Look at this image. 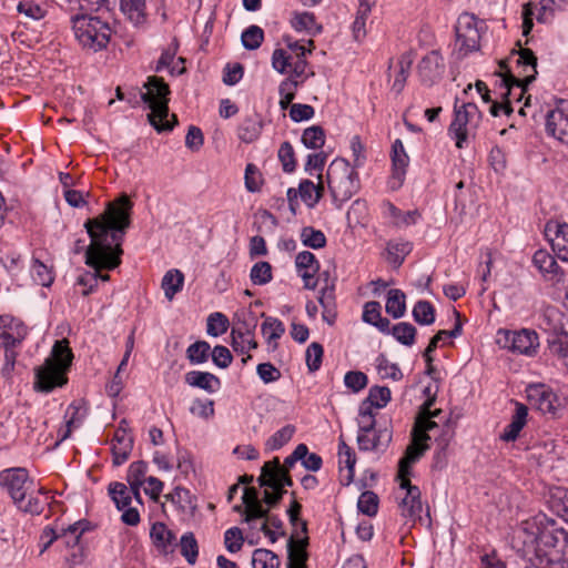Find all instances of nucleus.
Segmentation results:
<instances>
[{"instance_id":"nucleus-45","label":"nucleus","mask_w":568,"mask_h":568,"mask_svg":"<svg viewBox=\"0 0 568 568\" xmlns=\"http://www.w3.org/2000/svg\"><path fill=\"white\" fill-rule=\"evenodd\" d=\"M262 124L253 118H246L237 129V136L244 143H252L260 136Z\"/></svg>"},{"instance_id":"nucleus-9","label":"nucleus","mask_w":568,"mask_h":568,"mask_svg":"<svg viewBox=\"0 0 568 568\" xmlns=\"http://www.w3.org/2000/svg\"><path fill=\"white\" fill-rule=\"evenodd\" d=\"M487 30L485 21L478 19L475 14L463 12L455 26L456 48L460 57L478 51L480 39Z\"/></svg>"},{"instance_id":"nucleus-17","label":"nucleus","mask_w":568,"mask_h":568,"mask_svg":"<svg viewBox=\"0 0 568 568\" xmlns=\"http://www.w3.org/2000/svg\"><path fill=\"white\" fill-rule=\"evenodd\" d=\"M257 481L261 487H268L271 489L278 490H284L285 486L291 487L293 485V480L287 473V469L281 466L277 457L263 465Z\"/></svg>"},{"instance_id":"nucleus-7","label":"nucleus","mask_w":568,"mask_h":568,"mask_svg":"<svg viewBox=\"0 0 568 568\" xmlns=\"http://www.w3.org/2000/svg\"><path fill=\"white\" fill-rule=\"evenodd\" d=\"M517 67L521 69L518 75H514L508 69L506 61H500V87L506 92L503 93L505 98L513 95L514 90H518L519 93L516 97L517 101L523 99L524 93L527 91V87L536 79L537 75V57L532 50L527 48H520L517 52Z\"/></svg>"},{"instance_id":"nucleus-44","label":"nucleus","mask_w":568,"mask_h":568,"mask_svg":"<svg viewBox=\"0 0 568 568\" xmlns=\"http://www.w3.org/2000/svg\"><path fill=\"white\" fill-rule=\"evenodd\" d=\"M109 494L115 503L116 508L122 510L131 504L132 494H134V491L131 487L128 488L124 484L115 481L109 485Z\"/></svg>"},{"instance_id":"nucleus-36","label":"nucleus","mask_w":568,"mask_h":568,"mask_svg":"<svg viewBox=\"0 0 568 568\" xmlns=\"http://www.w3.org/2000/svg\"><path fill=\"white\" fill-rule=\"evenodd\" d=\"M532 263L542 275H549L550 278L556 276L559 270L555 257L546 250L536 251L532 256Z\"/></svg>"},{"instance_id":"nucleus-13","label":"nucleus","mask_w":568,"mask_h":568,"mask_svg":"<svg viewBox=\"0 0 568 568\" xmlns=\"http://www.w3.org/2000/svg\"><path fill=\"white\" fill-rule=\"evenodd\" d=\"M242 499L244 504L245 523L251 524L255 519H264L263 523H267L268 527L272 526L275 529H282V520L277 516L268 515V509L263 507L255 488H245Z\"/></svg>"},{"instance_id":"nucleus-21","label":"nucleus","mask_w":568,"mask_h":568,"mask_svg":"<svg viewBox=\"0 0 568 568\" xmlns=\"http://www.w3.org/2000/svg\"><path fill=\"white\" fill-rule=\"evenodd\" d=\"M318 303L322 306V318L329 326H333L337 318V304L334 282H328L320 291Z\"/></svg>"},{"instance_id":"nucleus-31","label":"nucleus","mask_w":568,"mask_h":568,"mask_svg":"<svg viewBox=\"0 0 568 568\" xmlns=\"http://www.w3.org/2000/svg\"><path fill=\"white\" fill-rule=\"evenodd\" d=\"M383 206L386 216L389 217L392 223L397 227L414 225L420 217L418 210L403 212L390 202H385Z\"/></svg>"},{"instance_id":"nucleus-55","label":"nucleus","mask_w":568,"mask_h":568,"mask_svg":"<svg viewBox=\"0 0 568 568\" xmlns=\"http://www.w3.org/2000/svg\"><path fill=\"white\" fill-rule=\"evenodd\" d=\"M261 331L265 336L267 344L271 345L273 341L281 338L285 333V327L280 320L268 316L262 324Z\"/></svg>"},{"instance_id":"nucleus-6","label":"nucleus","mask_w":568,"mask_h":568,"mask_svg":"<svg viewBox=\"0 0 568 568\" xmlns=\"http://www.w3.org/2000/svg\"><path fill=\"white\" fill-rule=\"evenodd\" d=\"M0 487L6 490L19 509L30 514L41 511L39 501L30 496L34 485L26 468L16 467L2 470Z\"/></svg>"},{"instance_id":"nucleus-56","label":"nucleus","mask_w":568,"mask_h":568,"mask_svg":"<svg viewBox=\"0 0 568 568\" xmlns=\"http://www.w3.org/2000/svg\"><path fill=\"white\" fill-rule=\"evenodd\" d=\"M211 346L205 341H197L186 349V357L192 364H202L207 361Z\"/></svg>"},{"instance_id":"nucleus-38","label":"nucleus","mask_w":568,"mask_h":568,"mask_svg":"<svg viewBox=\"0 0 568 568\" xmlns=\"http://www.w3.org/2000/svg\"><path fill=\"white\" fill-rule=\"evenodd\" d=\"M410 251L412 244L409 242H388L386 245V261L397 268Z\"/></svg>"},{"instance_id":"nucleus-43","label":"nucleus","mask_w":568,"mask_h":568,"mask_svg":"<svg viewBox=\"0 0 568 568\" xmlns=\"http://www.w3.org/2000/svg\"><path fill=\"white\" fill-rule=\"evenodd\" d=\"M146 470L148 465L142 460L132 463L128 469L126 479L138 499L140 498L139 490L144 483Z\"/></svg>"},{"instance_id":"nucleus-40","label":"nucleus","mask_w":568,"mask_h":568,"mask_svg":"<svg viewBox=\"0 0 568 568\" xmlns=\"http://www.w3.org/2000/svg\"><path fill=\"white\" fill-rule=\"evenodd\" d=\"M291 23L296 31H305L310 36L322 32V26L316 23L315 16L311 12L296 13Z\"/></svg>"},{"instance_id":"nucleus-35","label":"nucleus","mask_w":568,"mask_h":568,"mask_svg":"<svg viewBox=\"0 0 568 568\" xmlns=\"http://www.w3.org/2000/svg\"><path fill=\"white\" fill-rule=\"evenodd\" d=\"M120 8L134 26H141L146 21L145 0H121Z\"/></svg>"},{"instance_id":"nucleus-62","label":"nucleus","mask_w":568,"mask_h":568,"mask_svg":"<svg viewBox=\"0 0 568 568\" xmlns=\"http://www.w3.org/2000/svg\"><path fill=\"white\" fill-rule=\"evenodd\" d=\"M539 3L540 12L537 16V20L539 22H547L557 10H562L568 4V0H540Z\"/></svg>"},{"instance_id":"nucleus-22","label":"nucleus","mask_w":568,"mask_h":568,"mask_svg":"<svg viewBox=\"0 0 568 568\" xmlns=\"http://www.w3.org/2000/svg\"><path fill=\"white\" fill-rule=\"evenodd\" d=\"M392 162H393V175H392V187L397 189L402 185L406 169L409 163V158L404 149L403 142L397 139L392 146Z\"/></svg>"},{"instance_id":"nucleus-60","label":"nucleus","mask_w":568,"mask_h":568,"mask_svg":"<svg viewBox=\"0 0 568 568\" xmlns=\"http://www.w3.org/2000/svg\"><path fill=\"white\" fill-rule=\"evenodd\" d=\"M245 187L251 193L260 192L263 185V176L257 166L248 163L244 174Z\"/></svg>"},{"instance_id":"nucleus-2","label":"nucleus","mask_w":568,"mask_h":568,"mask_svg":"<svg viewBox=\"0 0 568 568\" xmlns=\"http://www.w3.org/2000/svg\"><path fill=\"white\" fill-rule=\"evenodd\" d=\"M518 534L526 551L539 559V566L552 567L568 558V531L546 516L524 521Z\"/></svg>"},{"instance_id":"nucleus-51","label":"nucleus","mask_w":568,"mask_h":568,"mask_svg":"<svg viewBox=\"0 0 568 568\" xmlns=\"http://www.w3.org/2000/svg\"><path fill=\"white\" fill-rule=\"evenodd\" d=\"M413 317L420 325H432L435 322V308L428 301H418L413 307Z\"/></svg>"},{"instance_id":"nucleus-54","label":"nucleus","mask_w":568,"mask_h":568,"mask_svg":"<svg viewBox=\"0 0 568 568\" xmlns=\"http://www.w3.org/2000/svg\"><path fill=\"white\" fill-rule=\"evenodd\" d=\"M376 369L382 378H392L399 381L403 377V373L397 364L390 363L387 357L381 354L376 358Z\"/></svg>"},{"instance_id":"nucleus-28","label":"nucleus","mask_w":568,"mask_h":568,"mask_svg":"<svg viewBox=\"0 0 568 568\" xmlns=\"http://www.w3.org/2000/svg\"><path fill=\"white\" fill-rule=\"evenodd\" d=\"M288 73V78L283 80L278 87V93L281 98L278 104L282 110L288 109L295 99L298 87L308 78V74L306 73L303 77H296L293 72Z\"/></svg>"},{"instance_id":"nucleus-15","label":"nucleus","mask_w":568,"mask_h":568,"mask_svg":"<svg viewBox=\"0 0 568 568\" xmlns=\"http://www.w3.org/2000/svg\"><path fill=\"white\" fill-rule=\"evenodd\" d=\"M399 488L404 491V496L398 504L400 515L412 521L420 519L423 504L420 500V490L417 486L412 485L409 478H398Z\"/></svg>"},{"instance_id":"nucleus-16","label":"nucleus","mask_w":568,"mask_h":568,"mask_svg":"<svg viewBox=\"0 0 568 568\" xmlns=\"http://www.w3.org/2000/svg\"><path fill=\"white\" fill-rule=\"evenodd\" d=\"M445 72V60L438 50L424 55L417 65V73L424 85L432 87L438 82Z\"/></svg>"},{"instance_id":"nucleus-18","label":"nucleus","mask_w":568,"mask_h":568,"mask_svg":"<svg viewBox=\"0 0 568 568\" xmlns=\"http://www.w3.org/2000/svg\"><path fill=\"white\" fill-rule=\"evenodd\" d=\"M547 132L568 144V103L561 102L556 109L551 110L546 121Z\"/></svg>"},{"instance_id":"nucleus-27","label":"nucleus","mask_w":568,"mask_h":568,"mask_svg":"<svg viewBox=\"0 0 568 568\" xmlns=\"http://www.w3.org/2000/svg\"><path fill=\"white\" fill-rule=\"evenodd\" d=\"M338 463L341 466V480L345 485H349L354 478V468L356 464V455L354 450L339 437L338 444Z\"/></svg>"},{"instance_id":"nucleus-39","label":"nucleus","mask_w":568,"mask_h":568,"mask_svg":"<svg viewBox=\"0 0 568 568\" xmlns=\"http://www.w3.org/2000/svg\"><path fill=\"white\" fill-rule=\"evenodd\" d=\"M414 61V54L412 51L404 52L398 59V72L396 73L392 89L399 93L403 91L406 80L408 78L412 64Z\"/></svg>"},{"instance_id":"nucleus-30","label":"nucleus","mask_w":568,"mask_h":568,"mask_svg":"<svg viewBox=\"0 0 568 568\" xmlns=\"http://www.w3.org/2000/svg\"><path fill=\"white\" fill-rule=\"evenodd\" d=\"M363 321L378 328L384 334H389V320L382 316V306L376 301L365 303Z\"/></svg>"},{"instance_id":"nucleus-63","label":"nucleus","mask_w":568,"mask_h":568,"mask_svg":"<svg viewBox=\"0 0 568 568\" xmlns=\"http://www.w3.org/2000/svg\"><path fill=\"white\" fill-rule=\"evenodd\" d=\"M550 354L556 357L561 366H564L568 373V337L557 338L549 344Z\"/></svg>"},{"instance_id":"nucleus-46","label":"nucleus","mask_w":568,"mask_h":568,"mask_svg":"<svg viewBox=\"0 0 568 568\" xmlns=\"http://www.w3.org/2000/svg\"><path fill=\"white\" fill-rule=\"evenodd\" d=\"M325 131L321 125L306 128L302 134V143L307 149L320 150L325 144Z\"/></svg>"},{"instance_id":"nucleus-24","label":"nucleus","mask_w":568,"mask_h":568,"mask_svg":"<svg viewBox=\"0 0 568 568\" xmlns=\"http://www.w3.org/2000/svg\"><path fill=\"white\" fill-rule=\"evenodd\" d=\"M528 408L519 402H515V412L511 416L510 423L505 427L504 432L499 435L500 440L510 443L515 442L525 425L527 424Z\"/></svg>"},{"instance_id":"nucleus-29","label":"nucleus","mask_w":568,"mask_h":568,"mask_svg":"<svg viewBox=\"0 0 568 568\" xmlns=\"http://www.w3.org/2000/svg\"><path fill=\"white\" fill-rule=\"evenodd\" d=\"M390 439L392 435L386 428L357 434V444L361 450H377L387 446Z\"/></svg>"},{"instance_id":"nucleus-20","label":"nucleus","mask_w":568,"mask_h":568,"mask_svg":"<svg viewBox=\"0 0 568 568\" xmlns=\"http://www.w3.org/2000/svg\"><path fill=\"white\" fill-rule=\"evenodd\" d=\"M429 448L428 444L412 435V443L407 446L405 455L398 463V478H409L410 467Z\"/></svg>"},{"instance_id":"nucleus-58","label":"nucleus","mask_w":568,"mask_h":568,"mask_svg":"<svg viewBox=\"0 0 568 568\" xmlns=\"http://www.w3.org/2000/svg\"><path fill=\"white\" fill-rule=\"evenodd\" d=\"M250 278L254 285H265L272 281V266L268 262L262 261L253 265Z\"/></svg>"},{"instance_id":"nucleus-4","label":"nucleus","mask_w":568,"mask_h":568,"mask_svg":"<svg viewBox=\"0 0 568 568\" xmlns=\"http://www.w3.org/2000/svg\"><path fill=\"white\" fill-rule=\"evenodd\" d=\"M145 92L141 93L142 101L148 104L151 112L148 114L150 123L158 132L171 131L178 122L175 114H172V122L169 116V84L159 77L152 75L144 83Z\"/></svg>"},{"instance_id":"nucleus-64","label":"nucleus","mask_w":568,"mask_h":568,"mask_svg":"<svg viewBox=\"0 0 568 568\" xmlns=\"http://www.w3.org/2000/svg\"><path fill=\"white\" fill-rule=\"evenodd\" d=\"M390 400V389L386 386L371 387L367 396V402L374 405L375 408L385 407Z\"/></svg>"},{"instance_id":"nucleus-41","label":"nucleus","mask_w":568,"mask_h":568,"mask_svg":"<svg viewBox=\"0 0 568 568\" xmlns=\"http://www.w3.org/2000/svg\"><path fill=\"white\" fill-rule=\"evenodd\" d=\"M385 308L394 318H400L406 311L405 294L397 288L389 290Z\"/></svg>"},{"instance_id":"nucleus-1","label":"nucleus","mask_w":568,"mask_h":568,"mask_svg":"<svg viewBox=\"0 0 568 568\" xmlns=\"http://www.w3.org/2000/svg\"><path fill=\"white\" fill-rule=\"evenodd\" d=\"M132 202L123 194L116 201L108 203L105 211L94 219H89L84 226L91 239L85 251V263L94 272L78 278V284L85 286L82 295H89L98 285L99 270H113L121 263V243L123 234L131 223Z\"/></svg>"},{"instance_id":"nucleus-57","label":"nucleus","mask_w":568,"mask_h":568,"mask_svg":"<svg viewBox=\"0 0 568 568\" xmlns=\"http://www.w3.org/2000/svg\"><path fill=\"white\" fill-rule=\"evenodd\" d=\"M378 503V496L374 491L366 490L361 494L357 508L362 514L373 517L377 514Z\"/></svg>"},{"instance_id":"nucleus-19","label":"nucleus","mask_w":568,"mask_h":568,"mask_svg":"<svg viewBox=\"0 0 568 568\" xmlns=\"http://www.w3.org/2000/svg\"><path fill=\"white\" fill-rule=\"evenodd\" d=\"M552 251L564 262H568V224L549 221L545 226Z\"/></svg>"},{"instance_id":"nucleus-23","label":"nucleus","mask_w":568,"mask_h":568,"mask_svg":"<svg viewBox=\"0 0 568 568\" xmlns=\"http://www.w3.org/2000/svg\"><path fill=\"white\" fill-rule=\"evenodd\" d=\"M433 403L434 398H428L422 405L412 430V435H415L426 443L430 439L429 433L438 427V424L432 419L430 415V406Z\"/></svg>"},{"instance_id":"nucleus-32","label":"nucleus","mask_w":568,"mask_h":568,"mask_svg":"<svg viewBox=\"0 0 568 568\" xmlns=\"http://www.w3.org/2000/svg\"><path fill=\"white\" fill-rule=\"evenodd\" d=\"M185 382L207 393H214L221 385L219 377L209 372L192 371L185 375Z\"/></svg>"},{"instance_id":"nucleus-49","label":"nucleus","mask_w":568,"mask_h":568,"mask_svg":"<svg viewBox=\"0 0 568 568\" xmlns=\"http://www.w3.org/2000/svg\"><path fill=\"white\" fill-rule=\"evenodd\" d=\"M31 275L36 283L44 287H49L54 280L52 267L37 258L32 262Z\"/></svg>"},{"instance_id":"nucleus-48","label":"nucleus","mask_w":568,"mask_h":568,"mask_svg":"<svg viewBox=\"0 0 568 568\" xmlns=\"http://www.w3.org/2000/svg\"><path fill=\"white\" fill-rule=\"evenodd\" d=\"M295 426L285 425L277 432H275L265 443V447L267 450L274 452L282 448L285 444H287L293 435L295 434Z\"/></svg>"},{"instance_id":"nucleus-11","label":"nucleus","mask_w":568,"mask_h":568,"mask_svg":"<svg viewBox=\"0 0 568 568\" xmlns=\"http://www.w3.org/2000/svg\"><path fill=\"white\" fill-rule=\"evenodd\" d=\"M497 344L513 353L532 357L538 353L539 336L536 331L529 328L519 331L499 329L497 332Z\"/></svg>"},{"instance_id":"nucleus-42","label":"nucleus","mask_w":568,"mask_h":568,"mask_svg":"<svg viewBox=\"0 0 568 568\" xmlns=\"http://www.w3.org/2000/svg\"><path fill=\"white\" fill-rule=\"evenodd\" d=\"M288 562L287 568H306L307 554L304 541H295L293 538L288 541Z\"/></svg>"},{"instance_id":"nucleus-5","label":"nucleus","mask_w":568,"mask_h":568,"mask_svg":"<svg viewBox=\"0 0 568 568\" xmlns=\"http://www.w3.org/2000/svg\"><path fill=\"white\" fill-rule=\"evenodd\" d=\"M71 23L75 39L84 49L98 52L106 48L112 28L102 17L74 13L71 16Z\"/></svg>"},{"instance_id":"nucleus-10","label":"nucleus","mask_w":568,"mask_h":568,"mask_svg":"<svg viewBox=\"0 0 568 568\" xmlns=\"http://www.w3.org/2000/svg\"><path fill=\"white\" fill-rule=\"evenodd\" d=\"M284 40L291 52L281 48L275 49L272 54V67L281 74L293 72L296 77H303L307 68L306 45L290 37Z\"/></svg>"},{"instance_id":"nucleus-47","label":"nucleus","mask_w":568,"mask_h":568,"mask_svg":"<svg viewBox=\"0 0 568 568\" xmlns=\"http://www.w3.org/2000/svg\"><path fill=\"white\" fill-rule=\"evenodd\" d=\"M389 334H392L395 339L405 345L412 346L415 343L416 328L414 325L407 322H400L389 328Z\"/></svg>"},{"instance_id":"nucleus-37","label":"nucleus","mask_w":568,"mask_h":568,"mask_svg":"<svg viewBox=\"0 0 568 568\" xmlns=\"http://www.w3.org/2000/svg\"><path fill=\"white\" fill-rule=\"evenodd\" d=\"M184 283V275L179 270H170L165 273L162 278V290L169 301H172L176 293H179Z\"/></svg>"},{"instance_id":"nucleus-3","label":"nucleus","mask_w":568,"mask_h":568,"mask_svg":"<svg viewBox=\"0 0 568 568\" xmlns=\"http://www.w3.org/2000/svg\"><path fill=\"white\" fill-rule=\"evenodd\" d=\"M73 354L67 339L57 341L51 355L36 371V387L49 393L55 387L67 384V371L71 366Z\"/></svg>"},{"instance_id":"nucleus-59","label":"nucleus","mask_w":568,"mask_h":568,"mask_svg":"<svg viewBox=\"0 0 568 568\" xmlns=\"http://www.w3.org/2000/svg\"><path fill=\"white\" fill-rule=\"evenodd\" d=\"M181 554L191 565L195 564L199 555L197 541L192 532H186L181 537Z\"/></svg>"},{"instance_id":"nucleus-50","label":"nucleus","mask_w":568,"mask_h":568,"mask_svg":"<svg viewBox=\"0 0 568 568\" xmlns=\"http://www.w3.org/2000/svg\"><path fill=\"white\" fill-rule=\"evenodd\" d=\"M253 568H278V557L268 549H255L252 555Z\"/></svg>"},{"instance_id":"nucleus-61","label":"nucleus","mask_w":568,"mask_h":568,"mask_svg":"<svg viewBox=\"0 0 568 568\" xmlns=\"http://www.w3.org/2000/svg\"><path fill=\"white\" fill-rule=\"evenodd\" d=\"M229 328V320L222 313H213L207 317L206 333L210 336H220L224 334Z\"/></svg>"},{"instance_id":"nucleus-34","label":"nucleus","mask_w":568,"mask_h":568,"mask_svg":"<svg viewBox=\"0 0 568 568\" xmlns=\"http://www.w3.org/2000/svg\"><path fill=\"white\" fill-rule=\"evenodd\" d=\"M298 195L308 207H314L324 193V185L322 182V175H320V183L315 184L310 180L301 181L298 185Z\"/></svg>"},{"instance_id":"nucleus-25","label":"nucleus","mask_w":568,"mask_h":568,"mask_svg":"<svg viewBox=\"0 0 568 568\" xmlns=\"http://www.w3.org/2000/svg\"><path fill=\"white\" fill-rule=\"evenodd\" d=\"M133 448V438L129 432L120 426L112 438L113 464L119 466L130 456Z\"/></svg>"},{"instance_id":"nucleus-33","label":"nucleus","mask_w":568,"mask_h":568,"mask_svg":"<svg viewBox=\"0 0 568 568\" xmlns=\"http://www.w3.org/2000/svg\"><path fill=\"white\" fill-rule=\"evenodd\" d=\"M150 537L154 546L163 552H168V550L175 545L176 540L173 531L163 523H155L152 525Z\"/></svg>"},{"instance_id":"nucleus-8","label":"nucleus","mask_w":568,"mask_h":568,"mask_svg":"<svg viewBox=\"0 0 568 568\" xmlns=\"http://www.w3.org/2000/svg\"><path fill=\"white\" fill-rule=\"evenodd\" d=\"M326 183L336 206L348 201L359 189V179L355 168L341 158L333 160L328 165Z\"/></svg>"},{"instance_id":"nucleus-12","label":"nucleus","mask_w":568,"mask_h":568,"mask_svg":"<svg viewBox=\"0 0 568 568\" xmlns=\"http://www.w3.org/2000/svg\"><path fill=\"white\" fill-rule=\"evenodd\" d=\"M480 118V111L475 103H463L460 108L455 105V118L449 126V133L458 149L464 148L468 135L478 126Z\"/></svg>"},{"instance_id":"nucleus-14","label":"nucleus","mask_w":568,"mask_h":568,"mask_svg":"<svg viewBox=\"0 0 568 568\" xmlns=\"http://www.w3.org/2000/svg\"><path fill=\"white\" fill-rule=\"evenodd\" d=\"M528 398L539 412L551 417L559 416L564 404L559 396L545 384H535L528 388Z\"/></svg>"},{"instance_id":"nucleus-26","label":"nucleus","mask_w":568,"mask_h":568,"mask_svg":"<svg viewBox=\"0 0 568 568\" xmlns=\"http://www.w3.org/2000/svg\"><path fill=\"white\" fill-rule=\"evenodd\" d=\"M254 327L255 324L252 327L244 325L243 327L234 326L232 328V347L236 353L248 354L251 349L257 348V342L254 339L253 333Z\"/></svg>"},{"instance_id":"nucleus-52","label":"nucleus","mask_w":568,"mask_h":568,"mask_svg":"<svg viewBox=\"0 0 568 568\" xmlns=\"http://www.w3.org/2000/svg\"><path fill=\"white\" fill-rule=\"evenodd\" d=\"M301 241L305 246L314 250L322 248L326 245L325 234L312 226H305L302 229Z\"/></svg>"},{"instance_id":"nucleus-53","label":"nucleus","mask_w":568,"mask_h":568,"mask_svg":"<svg viewBox=\"0 0 568 568\" xmlns=\"http://www.w3.org/2000/svg\"><path fill=\"white\" fill-rule=\"evenodd\" d=\"M241 40L246 50H256L264 40V31L258 26H250L242 32Z\"/></svg>"}]
</instances>
